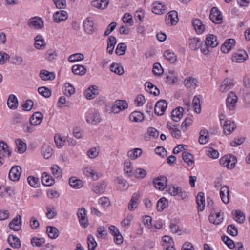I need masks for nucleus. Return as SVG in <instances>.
Wrapping results in <instances>:
<instances>
[{
  "instance_id": "nucleus-1",
  "label": "nucleus",
  "mask_w": 250,
  "mask_h": 250,
  "mask_svg": "<svg viewBox=\"0 0 250 250\" xmlns=\"http://www.w3.org/2000/svg\"><path fill=\"white\" fill-rule=\"evenodd\" d=\"M237 160L232 155H226L220 159V164L228 169H233L235 166Z\"/></svg>"
},
{
  "instance_id": "nucleus-2",
  "label": "nucleus",
  "mask_w": 250,
  "mask_h": 250,
  "mask_svg": "<svg viewBox=\"0 0 250 250\" xmlns=\"http://www.w3.org/2000/svg\"><path fill=\"white\" fill-rule=\"evenodd\" d=\"M209 19L216 24H221L222 22V13L218 8L214 7L211 9Z\"/></svg>"
},
{
  "instance_id": "nucleus-3",
  "label": "nucleus",
  "mask_w": 250,
  "mask_h": 250,
  "mask_svg": "<svg viewBox=\"0 0 250 250\" xmlns=\"http://www.w3.org/2000/svg\"><path fill=\"white\" fill-rule=\"evenodd\" d=\"M83 26L85 32L89 34H92L97 29L94 21L91 17L86 18L83 21Z\"/></svg>"
},
{
  "instance_id": "nucleus-4",
  "label": "nucleus",
  "mask_w": 250,
  "mask_h": 250,
  "mask_svg": "<svg viewBox=\"0 0 250 250\" xmlns=\"http://www.w3.org/2000/svg\"><path fill=\"white\" fill-rule=\"evenodd\" d=\"M21 173V168L19 166L12 167L9 172V179L12 181H17L19 180Z\"/></svg>"
},
{
  "instance_id": "nucleus-5",
  "label": "nucleus",
  "mask_w": 250,
  "mask_h": 250,
  "mask_svg": "<svg viewBox=\"0 0 250 250\" xmlns=\"http://www.w3.org/2000/svg\"><path fill=\"white\" fill-rule=\"evenodd\" d=\"M167 179L165 176H160L153 180V183L156 188L163 190L167 186Z\"/></svg>"
},
{
  "instance_id": "nucleus-6",
  "label": "nucleus",
  "mask_w": 250,
  "mask_h": 250,
  "mask_svg": "<svg viewBox=\"0 0 250 250\" xmlns=\"http://www.w3.org/2000/svg\"><path fill=\"white\" fill-rule=\"evenodd\" d=\"M167 102L165 100H160L158 101L154 107L155 113L158 116L163 115L167 107Z\"/></svg>"
},
{
  "instance_id": "nucleus-7",
  "label": "nucleus",
  "mask_w": 250,
  "mask_h": 250,
  "mask_svg": "<svg viewBox=\"0 0 250 250\" xmlns=\"http://www.w3.org/2000/svg\"><path fill=\"white\" fill-rule=\"evenodd\" d=\"M144 225L149 229H160L163 223L160 220H143Z\"/></svg>"
},
{
  "instance_id": "nucleus-8",
  "label": "nucleus",
  "mask_w": 250,
  "mask_h": 250,
  "mask_svg": "<svg viewBox=\"0 0 250 250\" xmlns=\"http://www.w3.org/2000/svg\"><path fill=\"white\" fill-rule=\"evenodd\" d=\"M248 58L247 52L244 50H240L235 53L232 57V61L233 62L241 63L246 61Z\"/></svg>"
},
{
  "instance_id": "nucleus-9",
  "label": "nucleus",
  "mask_w": 250,
  "mask_h": 250,
  "mask_svg": "<svg viewBox=\"0 0 250 250\" xmlns=\"http://www.w3.org/2000/svg\"><path fill=\"white\" fill-rule=\"evenodd\" d=\"M237 101V97L235 93L233 92H229L226 100L227 106L230 110H234Z\"/></svg>"
},
{
  "instance_id": "nucleus-10",
  "label": "nucleus",
  "mask_w": 250,
  "mask_h": 250,
  "mask_svg": "<svg viewBox=\"0 0 250 250\" xmlns=\"http://www.w3.org/2000/svg\"><path fill=\"white\" fill-rule=\"evenodd\" d=\"M28 25L31 27L39 29L43 27L44 22L41 18L35 17L29 20Z\"/></svg>"
},
{
  "instance_id": "nucleus-11",
  "label": "nucleus",
  "mask_w": 250,
  "mask_h": 250,
  "mask_svg": "<svg viewBox=\"0 0 250 250\" xmlns=\"http://www.w3.org/2000/svg\"><path fill=\"white\" fill-rule=\"evenodd\" d=\"M229 193L228 186H224L221 187L220 191V197L222 202L226 204L229 203Z\"/></svg>"
},
{
  "instance_id": "nucleus-12",
  "label": "nucleus",
  "mask_w": 250,
  "mask_h": 250,
  "mask_svg": "<svg viewBox=\"0 0 250 250\" xmlns=\"http://www.w3.org/2000/svg\"><path fill=\"white\" fill-rule=\"evenodd\" d=\"M152 11L156 14H162L165 12L166 10V5L159 1H155L153 4Z\"/></svg>"
},
{
  "instance_id": "nucleus-13",
  "label": "nucleus",
  "mask_w": 250,
  "mask_h": 250,
  "mask_svg": "<svg viewBox=\"0 0 250 250\" xmlns=\"http://www.w3.org/2000/svg\"><path fill=\"white\" fill-rule=\"evenodd\" d=\"M235 44V40L233 39H229L226 40L221 47V50L224 53H228L232 49Z\"/></svg>"
},
{
  "instance_id": "nucleus-14",
  "label": "nucleus",
  "mask_w": 250,
  "mask_h": 250,
  "mask_svg": "<svg viewBox=\"0 0 250 250\" xmlns=\"http://www.w3.org/2000/svg\"><path fill=\"white\" fill-rule=\"evenodd\" d=\"M236 128V125L233 122L226 120L223 125L224 132L226 134H230Z\"/></svg>"
},
{
  "instance_id": "nucleus-15",
  "label": "nucleus",
  "mask_w": 250,
  "mask_h": 250,
  "mask_svg": "<svg viewBox=\"0 0 250 250\" xmlns=\"http://www.w3.org/2000/svg\"><path fill=\"white\" fill-rule=\"evenodd\" d=\"M43 117V114L41 112H35L30 119V124L35 126L39 125L42 122Z\"/></svg>"
},
{
  "instance_id": "nucleus-16",
  "label": "nucleus",
  "mask_w": 250,
  "mask_h": 250,
  "mask_svg": "<svg viewBox=\"0 0 250 250\" xmlns=\"http://www.w3.org/2000/svg\"><path fill=\"white\" fill-rule=\"evenodd\" d=\"M53 153V149L49 143H44L42 149V154L45 159H48L51 157Z\"/></svg>"
},
{
  "instance_id": "nucleus-17",
  "label": "nucleus",
  "mask_w": 250,
  "mask_h": 250,
  "mask_svg": "<svg viewBox=\"0 0 250 250\" xmlns=\"http://www.w3.org/2000/svg\"><path fill=\"white\" fill-rule=\"evenodd\" d=\"M205 42L207 46H209L210 48H214L218 44L216 36L213 34L207 35Z\"/></svg>"
},
{
  "instance_id": "nucleus-18",
  "label": "nucleus",
  "mask_w": 250,
  "mask_h": 250,
  "mask_svg": "<svg viewBox=\"0 0 250 250\" xmlns=\"http://www.w3.org/2000/svg\"><path fill=\"white\" fill-rule=\"evenodd\" d=\"M54 21L59 23L67 18V13L65 11L61 10L56 12L53 15Z\"/></svg>"
},
{
  "instance_id": "nucleus-19",
  "label": "nucleus",
  "mask_w": 250,
  "mask_h": 250,
  "mask_svg": "<svg viewBox=\"0 0 250 250\" xmlns=\"http://www.w3.org/2000/svg\"><path fill=\"white\" fill-rule=\"evenodd\" d=\"M7 241L10 246L13 248L19 249L21 247L20 239L14 235H10L8 237Z\"/></svg>"
},
{
  "instance_id": "nucleus-20",
  "label": "nucleus",
  "mask_w": 250,
  "mask_h": 250,
  "mask_svg": "<svg viewBox=\"0 0 250 250\" xmlns=\"http://www.w3.org/2000/svg\"><path fill=\"white\" fill-rule=\"evenodd\" d=\"M100 120L101 118L99 113L97 112L90 113L87 115L86 118L87 122L93 124H96L99 123Z\"/></svg>"
},
{
  "instance_id": "nucleus-21",
  "label": "nucleus",
  "mask_w": 250,
  "mask_h": 250,
  "mask_svg": "<svg viewBox=\"0 0 250 250\" xmlns=\"http://www.w3.org/2000/svg\"><path fill=\"white\" fill-rule=\"evenodd\" d=\"M145 87L146 90L150 94L156 96L159 95L160 90L152 83L147 82L146 83Z\"/></svg>"
},
{
  "instance_id": "nucleus-22",
  "label": "nucleus",
  "mask_w": 250,
  "mask_h": 250,
  "mask_svg": "<svg viewBox=\"0 0 250 250\" xmlns=\"http://www.w3.org/2000/svg\"><path fill=\"white\" fill-rule=\"evenodd\" d=\"M109 4V0H94L92 1L91 4L93 7L104 9L106 8Z\"/></svg>"
},
{
  "instance_id": "nucleus-23",
  "label": "nucleus",
  "mask_w": 250,
  "mask_h": 250,
  "mask_svg": "<svg viewBox=\"0 0 250 250\" xmlns=\"http://www.w3.org/2000/svg\"><path fill=\"white\" fill-rule=\"evenodd\" d=\"M42 184L45 186H51L54 183V179L46 172H43L42 176Z\"/></svg>"
},
{
  "instance_id": "nucleus-24",
  "label": "nucleus",
  "mask_w": 250,
  "mask_h": 250,
  "mask_svg": "<svg viewBox=\"0 0 250 250\" xmlns=\"http://www.w3.org/2000/svg\"><path fill=\"white\" fill-rule=\"evenodd\" d=\"M129 119L132 122H142L144 120L143 114L137 111H135L129 115Z\"/></svg>"
},
{
  "instance_id": "nucleus-25",
  "label": "nucleus",
  "mask_w": 250,
  "mask_h": 250,
  "mask_svg": "<svg viewBox=\"0 0 250 250\" xmlns=\"http://www.w3.org/2000/svg\"><path fill=\"white\" fill-rule=\"evenodd\" d=\"M40 76L41 78L44 81H52L55 78V75L53 72H50L46 70H42L40 71Z\"/></svg>"
},
{
  "instance_id": "nucleus-26",
  "label": "nucleus",
  "mask_w": 250,
  "mask_h": 250,
  "mask_svg": "<svg viewBox=\"0 0 250 250\" xmlns=\"http://www.w3.org/2000/svg\"><path fill=\"white\" fill-rule=\"evenodd\" d=\"M184 109L181 107H178L172 111V118L174 122H178L183 116Z\"/></svg>"
},
{
  "instance_id": "nucleus-27",
  "label": "nucleus",
  "mask_w": 250,
  "mask_h": 250,
  "mask_svg": "<svg viewBox=\"0 0 250 250\" xmlns=\"http://www.w3.org/2000/svg\"><path fill=\"white\" fill-rule=\"evenodd\" d=\"M193 26L198 34L202 33L205 30L204 25L203 24L201 20L198 19H195L193 20Z\"/></svg>"
},
{
  "instance_id": "nucleus-28",
  "label": "nucleus",
  "mask_w": 250,
  "mask_h": 250,
  "mask_svg": "<svg viewBox=\"0 0 250 250\" xmlns=\"http://www.w3.org/2000/svg\"><path fill=\"white\" fill-rule=\"evenodd\" d=\"M7 104L10 109H16L18 104V101L16 97L14 95H10L7 100Z\"/></svg>"
},
{
  "instance_id": "nucleus-29",
  "label": "nucleus",
  "mask_w": 250,
  "mask_h": 250,
  "mask_svg": "<svg viewBox=\"0 0 250 250\" xmlns=\"http://www.w3.org/2000/svg\"><path fill=\"white\" fill-rule=\"evenodd\" d=\"M72 71L75 75L83 76L86 73L87 69L82 65H74L72 67Z\"/></svg>"
},
{
  "instance_id": "nucleus-30",
  "label": "nucleus",
  "mask_w": 250,
  "mask_h": 250,
  "mask_svg": "<svg viewBox=\"0 0 250 250\" xmlns=\"http://www.w3.org/2000/svg\"><path fill=\"white\" fill-rule=\"evenodd\" d=\"M233 86V83L229 78L226 79L220 85V90L222 92H226Z\"/></svg>"
},
{
  "instance_id": "nucleus-31",
  "label": "nucleus",
  "mask_w": 250,
  "mask_h": 250,
  "mask_svg": "<svg viewBox=\"0 0 250 250\" xmlns=\"http://www.w3.org/2000/svg\"><path fill=\"white\" fill-rule=\"evenodd\" d=\"M196 202L198 205V210L202 211L205 206L204 193L202 192H199L197 198Z\"/></svg>"
},
{
  "instance_id": "nucleus-32",
  "label": "nucleus",
  "mask_w": 250,
  "mask_h": 250,
  "mask_svg": "<svg viewBox=\"0 0 250 250\" xmlns=\"http://www.w3.org/2000/svg\"><path fill=\"white\" fill-rule=\"evenodd\" d=\"M189 45L191 49L196 50L200 48L201 44L199 38L194 37L189 40Z\"/></svg>"
},
{
  "instance_id": "nucleus-33",
  "label": "nucleus",
  "mask_w": 250,
  "mask_h": 250,
  "mask_svg": "<svg viewBox=\"0 0 250 250\" xmlns=\"http://www.w3.org/2000/svg\"><path fill=\"white\" fill-rule=\"evenodd\" d=\"M164 57L171 63H174L177 61L176 55L173 52L170 50H167L165 51L164 53Z\"/></svg>"
},
{
  "instance_id": "nucleus-34",
  "label": "nucleus",
  "mask_w": 250,
  "mask_h": 250,
  "mask_svg": "<svg viewBox=\"0 0 250 250\" xmlns=\"http://www.w3.org/2000/svg\"><path fill=\"white\" fill-rule=\"evenodd\" d=\"M46 232L49 238L52 239H55L59 236V231L58 229L54 227H47L46 228Z\"/></svg>"
},
{
  "instance_id": "nucleus-35",
  "label": "nucleus",
  "mask_w": 250,
  "mask_h": 250,
  "mask_svg": "<svg viewBox=\"0 0 250 250\" xmlns=\"http://www.w3.org/2000/svg\"><path fill=\"white\" fill-rule=\"evenodd\" d=\"M97 86L92 85L89 87L88 89L86 90L84 94L87 99H93L94 98L95 96L97 94Z\"/></svg>"
},
{
  "instance_id": "nucleus-36",
  "label": "nucleus",
  "mask_w": 250,
  "mask_h": 250,
  "mask_svg": "<svg viewBox=\"0 0 250 250\" xmlns=\"http://www.w3.org/2000/svg\"><path fill=\"white\" fill-rule=\"evenodd\" d=\"M168 20H170L172 25H175L178 21V13L175 10H172L167 16Z\"/></svg>"
},
{
  "instance_id": "nucleus-37",
  "label": "nucleus",
  "mask_w": 250,
  "mask_h": 250,
  "mask_svg": "<svg viewBox=\"0 0 250 250\" xmlns=\"http://www.w3.org/2000/svg\"><path fill=\"white\" fill-rule=\"evenodd\" d=\"M75 92L74 87L69 83H66L64 84V88L63 89V93L65 95L70 97Z\"/></svg>"
},
{
  "instance_id": "nucleus-38",
  "label": "nucleus",
  "mask_w": 250,
  "mask_h": 250,
  "mask_svg": "<svg viewBox=\"0 0 250 250\" xmlns=\"http://www.w3.org/2000/svg\"><path fill=\"white\" fill-rule=\"evenodd\" d=\"M106 187V182L103 181L100 184L94 186L93 187V190L95 193L97 194L103 193L104 192Z\"/></svg>"
},
{
  "instance_id": "nucleus-39",
  "label": "nucleus",
  "mask_w": 250,
  "mask_h": 250,
  "mask_svg": "<svg viewBox=\"0 0 250 250\" xmlns=\"http://www.w3.org/2000/svg\"><path fill=\"white\" fill-rule=\"evenodd\" d=\"M182 156L184 161L186 163L188 166H190L192 165L194 162L193 160V156L190 153L184 151L183 152Z\"/></svg>"
},
{
  "instance_id": "nucleus-40",
  "label": "nucleus",
  "mask_w": 250,
  "mask_h": 250,
  "mask_svg": "<svg viewBox=\"0 0 250 250\" xmlns=\"http://www.w3.org/2000/svg\"><path fill=\"white\" fill-rule=\"evenodd\" d=\"M209 136L208 135V131L206 129H202L200 132V137L199 138V142L201 144H205L208 141Z\"/></svg>"
},
{
  "instance_id": "nucleus-41",
  "label": "nucleus",
  "mask_w": 250,
  "mask_h": 250,
  "mask_svg": "<svg viewBox=\"0 0 250 250\" xmlns=\"http://www.w3.org/2000/svg\"><path fill=\"white\" fill-rule=\"evenodd\" d=\"M33 247H41L45 243V239L42 237H33L31 240Z\"/></svg>"
},
{
  "instance_id": "nucleus-42",
  "label": "nucleus",
  "mask_w": 250,
  "mask_h": 250,
  "mask_svg": "<svg viewBox=\"0 0 250 250\" xmlns=\"http://www.w3.org/2000/svg\"><path fill=\"white\" fill-rule=\"evenodd\" d=\"M21 220H12L9 223V226L11 229L14 231H19L21 228Z\"/></svg>"
},
{
  "instance_id": "nucleus-43",
  "label": "nucleus",
  "mask_w": 250,
  "mask_h": 250,
  "mask_svg": "<svg viewBox=\"0 0 250 250\" xmlns=\"http://www.w3.org/2000/svg\"><path fill=\"white\" fill-rule=\"evenodd\" d=\"M110 69L111 71L119 75H122L124 73L123 67L118 63H113L111 65Z\"/></svg>"
},
{
  "instance_id": "nucleus-44",
  "label": "nucleus",
  "mask_w": 250,
  "mask_h": 250,
  "mask_svg": "<svg viewBox=\"0 0 250 250\" xmlns=\"http://www.w3.org/2000/svg\"><path fill=\"white\" fill-rule=\"evenodd\" d=\"M201 95L195 96L193 100V106L194 111L196 113H200L201 112V105L200 103V98Z\"/></svg>"
},
{
  "instance_id": "nucleus-45",
  "label": "nucleus",
  "mask_w": 250,
  "mask_h": 250,
  "mask_svg": "<svg viewBox=\"0 0 250 250\" xmlns=\"http://www.w3.org/2000/svg\"><path fill=\"white\" fill-rule=\"evenodd\" d=\"M35 47L37 49H40L42 47H44L46 45V43L41 35H38L35 38Z\"/></svg>"
},
{
  "instance_id": "nucleus-46",
  "label": "nucleus",
  "mask_w": 250,
  "mask_h": 250,
  "mask_svg": "<svg viewBox=\"0 0 250 250\" xmlns=\"http://www.w3.org/2000/svg\"><path fill=\"white\" fill-rule=\"evenodd\" d=\"M70 185L75 188H79L82 187L83 182L81 180L76 179V177H71L69 180Z\"/></svg>"
},
{
  "instance_id": "nucleus-47",
  "label": "nucleus",
  "mask_w": 250,
  "mask_h": 250,
  "mask_svg": "<svg viewBox=\"0 0 250 250\" xmlns=\"http://www.w3.org/2000/svg\"><path fill=\"white\" fill-rule=\"evenodd\" d=\"M18 151L19 153L22 154L26 150V145L21 139H18L16 140Z\"/></svg>"
},
{
  "instance_id": "nucleus-48",
  "label": "nucleus",
  "mask_w": 250,
  "mask_h": 250,
  "mask_svg": "<svg viewBox=\"0 0 250 250\" xmlns=\"http://www.w3.org/2000/svg\"><path fill=\"white\" fill-rule=\"evenodd\" d=\"M168 205V201L165 197H162L160 198L157 204V208L159 211H163Z\"/></svg>"
},
{
  "instance_id": "nucleus-49",
  "label": "nucleus",
  "mask_w": 250,
  "mask_h": 250,
  "mask_svg": "<svg viewBox=\"0 0 250 250\" xmlns=\"http://www.w3.org/2000/svg\"><path fill=\"white\" fill-rule=\"evenodd\" d=\"M124 170L128 176L130 177L132 175V163L130 161L126 160L125 162Z\"/></svg>"
},
{
  "instance_id": "nucleus-50",
  "label": "nucleus",
  "mask_w": 250,
  "mask_h": 250,
  "mask_svg": "<svg viewBox=\"0 0 250 250\" xmlns=\"http://www.w3.org/2000/svg\"><path fill=\"white\" fill-rule=\"evenodd\" d=\"M116 181L120 185L119 188L121 191H125L128 189L129 187V184L126 180L120 178L119 177H117L116 178Z\"/></svg>"
},
{
  "instance_id": "nucleus-51",
  "label": "nucleus",
  "mask_w": 250,
  "mask_h": 250,
  "mask_svg": "<svg viewBox=\"0 0 250 250\" xmlns=\"http://www.w3.org/2000/svg\"><path fill=\"white\" fill-rule=\"evenodd\" d=\"M127 46L125 43H120L118 44L115 50V53L118 55H123L125 54Z\"/></svg>"
},
{
  "instance_id": "nucleus-52",
  "label": "nucleus",
  "mask_w": 250,
  "mask_h": 250,
  "mask_svg": "<svg viewBox=\"0 0 250 250\" xmlns=\"http://www.w3.org/2000/svg\"><path fill=\"white\" fill-rule=\"evenodd\" d=\"M142 150L140 148H136L129 150L127 153L128 156L132 160H134L141 155Z\"/></svg>"
},
{
  "instance_id": "nucleus-53",
  "label": "nucleus",
  "mask_w": 250,
  "mask_h": 250,
  "mask_svg": "<svg viewBox=\"0 0 250 250\" xmlns=\"http://www.w3.org/2000/svg\"><path fill=\"white\" fill-rule=\"evenodd\" d=\"M87 244L89 250H94L97 246V242L91 235H89L87 237Z\"/></svg>"
},
{
  "instance_id": "nucleus-54",
  "label": "nucleus",
  "mask_w": 250,
  "mask_h": 250,
  "mask_svg": "<svg viewBox=\"0 0 250 250\" xmlns=\"http://www.w3.org/2000/svg\"><path fill=\"white\" fill-rule=\"evenodd\" d=\"M197 80L193 77L186 78L184 81L185 85L188 88H190L193 86H196Z\"/></svg>"
},
{
  "instance_id": "nucleus-55",
  "label": "nucleus",
  "mask_w": 250,
  "mask_h": 250,
  "mask_svg": "<svg viewBox=\"0 0 250 250\" xmlns=\"http://www.w3.org/2000/svg\"><path fill=\"white\" fill-rule=\"evenodd\" d=\"M38 92L45 98H49L51 95V91L46 87H40L38 89Z\"/></svg>"
},
{
  "instance_id": "nucleus-56",
  "label": "nucleus",
  "mask_w": 250,
  "mask_h": 250,
  "mask_svg": "<svg viewBox=\"0 0 250 250\" xmlns=\"http://www.w3.org/2000/svg\"><path fill=\"white\" fill-rule=\"evenodd\" d=\"M106 229L104 227H99L97 229L96 235L99 239H104L106 237Z\"/></svg>"
},
{
  "instance_id": "nucleus-57",
  "label": "nucleus",
  "mask_w": 250,
  "mask_h": 250,
  "mask_svg": "<svg viewBox=\"0 0 250 250\" xmlns=\"http://www.w3.org/2000/svg\"><path fill=\"white\" fill-rule=\"evenodd\" d=\"M84 59V56L81 53H76L71 55L69 58L68 60L70 62H75L77 61L83 60Z\"/></svg>"
},
{
  "instance_id": "nucleus-58",
  "label": "nucleus",
  "mask_w": 250,
  "mask_h": 250,
  "mask_svg": "<svg viewBox=\"0 0 250 250\" xmlns=\"http://www.w3.org/2000/svg\"><path fill=\"white\" fill-rule=\"evenodd\" d=\"M164 72L163 68L159 63H155L153 65V72L156 76H161Z\"/></svg>"
},
{
  "instance_id": "nucleus-59",
  "label": "nucleus",
  "mask_w": 250,
  "mask_h": 250,
  "mask_svg": "<svg viewBox=\"0 0 250 250\" xmlns=\"http://www.w3.org/2000/svg\"><path fill=\"white\" fill-rule=\"evenodd\" d=\"M0 151L7 153L8 158L11 156V152L9 150L8 146L5 141H0Z\"/></svg>"
},
{
  "instance_id": "nucleus-60",
  "label": "nucleus",
  "mask_w": 250,
  "mask_h": 250,
  "mask_svg": "<svg viewBox=\"0 0 250 250\" xmlns=\"http://www.w3.org/2000/svg\"><path fill=\"white\" fill-rule=\"evenodd\" d=\"M29 184L32 187L36 188L39 185V180L38 178L30 176L27 178Z\"/></svg>"
},
{
  "instance_id": "nucleus-61",
  "label": "nucleus",
  "mask_w": 250,
  "mask_h": 250,
  "mask_svg": "<svg viewBox=\"0 0 250 250\" xmlns=\"http://www.w3.org/2000/svg\"><path fill=\"white\" fill-rule=\"evenodd\" d=\"M174 244L172 237L168 235H165L162 237V245L164 247Z\"/></svg>"
},
{
  "instance_id": "nucleus-62",
  "label": "nucleus",
  "mask_w": 250,
  "mask_h": 250,
  "mask_svg": "<svg viewBox=\"0 0 250 250\" xmlns=\"http://www.w3.org/2000/svg\"><path fill=\"white\" fill-rule=\"evenodd\" d=\"M53 1L58 9H63L66 7V0H53Z\"/></svg>"
},
{
  "instance_id": "nucleus-63",
  "label": "nucleus",
  "mask_w": 250,
  "mask_h": 250,
  "mask_svg": "<svg viewBox=\"0 0 250 250\" xmlns=\"http://www.w3.org/2000/svg\"><path fill=\"white\" fill-rule=\"evenodd\" d=\"M166 79L167 83L168 84H174L177 81V78L175 76L173 71L169 73V74L167 76Z\"/></svg>"
},
{
  "instance_id": "nucleus-64",
  "label": "nucleus",
  "mask_w": 250,
  "mask_h": 250,
  "mask_svg": "<svg viewBox=\"0 0 250 250\" xmlns=\"http://www.w3.org/2000/svg\"><path fill=\"white\" fill-rule=\"evenodd\" d=\"M123 21L125 23H128L129 25H132L133 21L132 15L130 13H125L123 17Z\"/></svg>"
}]
</instances>
